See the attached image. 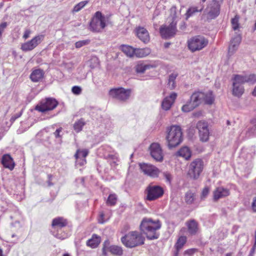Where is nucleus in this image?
Masks as SVG:
<instances>
[{"label": "nucleus", "mask_w": 256, "mask_h": 256, "mask_svg": "<svg viewBox=\"0 0 256 256\" xmlns=\"http://www.w3.org/2000/svg\"><path fill=\"white\" fill-rule=\"evenodd\" d=\"M163 174L166 182L170 183L172 179V175L168 172H165Z\"/></svg>", "instance_id": "nucleus-51"}, {"label": "nucleus", "mask_w": 256, "mask_h": 256, "mask_svg": "<svg viewBox=\"0 0 256 256\" xmlns=\"http://www.w3.org/2000/svg\"><path fill=\"white\" fill-rule=\"evenodd\" d=\"M144 240L142 234L136 231L130 232L121 238L122 244L128 248L142 245Z\"/></svg>", "instance_id": "nucleus-3"}, {"label": "nucleus", "mask_w": 256, "mask_h": 256, "mask_svg": "<svg viewBox=\"0 0 256 256\" xmlns=\"http://www.w3.org/2000/svg\"><path fill=\"white\" fill-rule=\"evenodd\" d=\"M144 192L145 200L154 201L162 197L164 194V190L160 186L150 184L145 189Z\"/></svg>", "instance_id": "nucleus-6"}, {"label": "nucleus", "mask_w": 256, "mask_h": 256, "mask_svg": "<svg viewBox=\"0 0 256 256\" xmlns=\"http://www.w3.org/2000/svg\"><path fill=\"white\" fill-rule=\"evenodd\" d=\"M121 50L128 57L132 58L134 56L135 48L126 44H122L120 46Z\"/></svg>", "instance_id": "nucleus-27"}, {"label": "nucleus", "mask_w": 256, "mask_h": 256, "mask_svg": "<svg viewBox=\"0 0 256 256\" xmlns=\"http://www.w3.org/2000/svg\"><path fill=\"white\" fill-rule=\"evenodd\" d=\"M58 104V102L54 98H48L42 100L35 106V110L44 113L51 111L56 108Z\"/></svg>", "instance_id": "nucleus-8"}, {"label": "nucleus", "mask_w": 256, "mask_h": 256, "mask_svg": "<svg viewBox=\"0 0 256 256\" xmlns=\"http://www.w3.org/2000/svg\"><path fill=\"white\" fill-rule=\"evenodd\" d=\"M223 1L224 0H212V2L216 4H218L220 5L222 3Z\"/></svg>", "instance_id": "nucleus-58"}, {"label": "nucleus", "mask_w": 256, "mask_h": 256, "mask_svg": "<svg viewBox=\"0 0 256 256\" xmlns=\"http://www.w3.org/2000/svg\"><path fill=\"white\" fill-rule=\"evenodd\" d=\"M44 72L40 68L34 70L30 74V78L33 82H38L44 77Z\"/></svg>", "instance_id": "nucleus-22"}, {"label": "nucleus", "mask_w": 256, "mask_h": 256, "mask_svg": "<svg viewBox=\"0 0 256 256\" xmlns=\"http://www.w3.org/2000/svg\"><path fill=\"white\" fill-rule=\"evenodd\" d=\"M254 243L256 244V230L255 231L254 234Z\"/></svg>", "instance_id": "nucleus-63"}, {"label": "nucleus", "mask_w": 256, "mask_h": 256, "mask_svg": "<svg viewBox=\"0 0 256 256\" xmlns=\"http://www.w3.org/2000/svg\"><path fill=\"white\" fill-rule=\"evenodd\" d=\"M230 190L223 186L217 187L213 191V200L216 202L220 198H224L230 195Z\"/></svg>", "instance_id": "nucleus-15"}, {"label": "nucleus", "mask_w": 256, "mask_h": 256, "mask_svg": "<svg viewBox=\"0 0 256 256\" xmlns=\"http://www.w3.org/2000/svg\"><path fill=\"white\" fill-rule=\"evenodd\" d=\"M62 131V128H60L56 130L55 131V132L54 133L55 137L56 138H60V132Z\"/></svg>", "instance_id": "nucleus-55"}, {"label": "nucleus", "mask_w": 256, "mask_h": 256, "mask_svg": "<svg viewBox=\"0 0 256 256\" xmlns=\"http://www.w3.org/2000/svg\"><path fill=\"white\" fill-rule=\"evenodd\" d=\"M152 156L156 161H162L163 160V154L160 144L158 143H152L150 147Z\"/></svg>", "instance_id": "nucleus-14"}, {"label": "nucleus", "mask_w": 256, "mask_h": 256, "mask_svg": "<svg viewBox=\"0 0 256 256\" xmlns=\"http://www.w3.org/2000/svg\"><path fill=\"white\" fill-rule=\"evenodd\" d=\"M232 94L234 96L240 97L244 92V88L242 86L236 85V82L232 84Z\"/></svg>", "instance_id": "nucleus-33"}, {"label": "nucleus", "mask_w": 256, "mask_h": 256, "mask_svg": "<svg viewBox=\"0 0 256 256\" xmlns=\"http://www.w3.org/2000/svg\"><path fill=\"white\" fill-rule=\"evenodd\" d=\"M150 53L151 49L149 48H137L135 50L134 56L137 58H142L148 56Z\"/></svg>", "instance_id": "nucleus-28"}, {"label": "nucleus", "mask_w": 256, "mask_h": 256, "mask_svg": "<svg viewBox=\"0 0 256 256\" xmlns=\"http://www.w3.org/2000/svg\"><path fill=\"white\" fill-rule=\"evenodd\" d=\"M188 48L192 52L200 51L206 47L208 44V40L202 36H196L188 40Z\"/></svg>", "instance_id": "nucleus-4"}, {"label": "nucleus", "mask_w": 256, "mask_h": 256, "mask_svg": "<svg viewBox=\"0 0 256 256\" xmlns=\"http://www.w3.org/2000/svg\"><path fill=\"white\" fill-rule=\"evenodd\" d=\"M242 40L241 36L239 34L236 35L232 40L229 46V52H234L238 48Z\"/></svg>", "instance_id": "nucleus-30"}, {"label": "nucleus", "mask_w": 256, "mask_h": 256, "mask_svg": "<svg viewBox=\"0 0 256 256\" xmlns=\"http://www.w3.org/2000/svg\"><path fill=\"white\" fill-rule=\"evenodd\" d=\"M210 192V188L208 186H205L202 192L200 198L202 200L204 199Z\"/></svg>", "instance_id": "nucleus-49"}, {"label": "nucleus", "mask_w": 256, "mask_h": 256, "mask_svg": "<svg viewBox=\"0 0 256 256\" xmlns=\"http://www.w3.org/2000/svg\"><path fill=\"white\" fill-rule=\"evenodd\" d=\"M104 214L103 212L100 214V218L98 219V222L100 224L104 223Z\"/></svg>", "instance_id": "nucleus-56"}, {"label": "nucleus", "mask_w": 256, "mask_h": 256, "mask_svg": "<svg viewBox=\"0 0 256 256\" xmlns=\"http://www.w3.org/2000/svg\"><path fill=\"white\" fill-rule=\"evenodd\" d=\"M72 92L76 95H79L82 93V90L79 86H74L72 88Z\"/></svg>", "instance_id": "nucleus-50"}, {"label": "nucleus", "mask_w": 256, "mask_h": 256, "mask_svg": "<svg viewBox=\"0 0 256 256\" xmlns=\"http://www.w3.org/2000/svg\"><path fill=\"white\" fill-rule=\"evenodd\" d=\"M141 171L150 178H158L160 173V170L156 166L148 164L142 163L139 164Z\"/></svg>", "instance_id": "nucleus-11"}, {"label": "nucleus", "mask_w": 256, "mask_h": 256, "mask_svg": "<svg viewBox=\"0 0 256 256\" xmlns=\"http://www.w3.org/2000/svg\"><path fill=\"white\" fill-rule=\"evenodd\" d=\"M232 80L233 82H236V85L242 86V84L246 82V76L236 74L234 76Z\"/></svg>", "instance_id": "nucleus-38"}, {"label": "nucleus", "mask_w": 256, "mask_h": 256, "mask_svg": "<svg viewBox=\"0 0 256 256\" xmlns=\"http://www.w3.org/2000/svg\"><path fill=\"white\" fill-rule=\"evenodd\" d=\"M239 19L240 16L238 15H236L231 20L232 28L234 30H237L239 28Z\"/></svg>", "instance_id": "nucleus-42"}, {"label": "nucleus", "mask_w": 256, "mask_h": 256, "mask_svg": "<svg viewBox=\"0 0 256 256\" xmlns=\"http://www.w3.org/2000/svg\"><path fill=\"white\" fill-rule=\"evenodd\" d=\"M62 256H70V254L66 253V254H64Z\"/></svg>", "instance_id": "nucleus-64"}, {"label": "nucleus", "mask_w": 256, "mask_h": 256, "mask_svg": "<svg viewBox=\"0 0 256 256\" xmlns=\"http://www.w3.org/2000/svg\"><path fill=\"white\" fill-rule=\"evenodd\" d=\"M186 225L187 227L188 234L191 236L196 235L198 231V224L194 220L192 219L186 222Z\"/></svg>", "instance_id": "nucleus-20"}, {"label": "nucleus", "mask_w": 256, "mask_h": 256, "mask_svg": "<svg viewBox=\"0 0 256 256\" xmlns=\"http://www.w3.org/2000/svg\"><path fill=\"white\" fill-rule=\"evenodd\" d=\"M118 198L115 194H110L106 200V204L110 206L116 205L117 202Z\"/></svg>", "instance_id": "nucleus-40"}, {"label": "nucleus", "mask_w": 256, "mask_h": 256, "mask_svg": "<svg viewBox=\"0 0 256 256\" xmlns=\"http://www.w3.org/2000/svg\"><path fill=\"white\" fill-rule=\"evenodd\" d=\"M68 224V220L62 216H58L52 220L51 226L54 230H58L66 227Z\"/></svg>", "instance_id": "nucleus-18"}, {"label": "nucleus", "mask_w": 256, "mask_h": 256, "mask_svg": "<svg viewBox=\"0 0 256 256\" xmlns=\"http://www.w3.org/2000/svg\"><path fill=\"white\" fill-rule=\"evenodd\" d=\"M204 96V92H194L190 98L194 104L198 107L202 102H203Z\"/></svg>", "instance_id": "nucleus-24"}, {"label": "nucleus", "mask_w": 256, "mask_h": 256, "mask_svg": "<svg viewBox=\"0 0 256 256\" xmlns=\"http://www.w3.org/2000/svg\"><path fill=\"white\" fill-rule=\"evenodd\" d=\"M196 108V106L190 100L189 102H187L182 107V110L184 112H188Z\"/></svg>", "instance_id": "nucleus-37"}, {"label": "nucleus", "mask_w": 256, "mask_h": 256, "mask_svg": "<svg viewBox=\"0 0 256 256\" xmlns=\"http://www.w3.org/2000/svg\"><path fill=\"white\" fill-rule=\"evenodd\" d=\"M204 96L203 102L207 104H212L214 103V98L212 91H209L206 93L204 92Z\"/></svg>", "instance_id": "nucleus-36"}, {"label": "nucleus", "mask_w": 256, "mask_h": 256, "mask_svg": "<svg viewBox=\"0 0 256 256\" xmlns=\"http://www.w3.org/2000/svg\"><path fill=\"white\" fill-rule=\"evenodd\" d=\"M30 34H31V31L30 30L27 29L24 31V34L22 38L24 40H26L30 37Z\"/></svg>", "instance_id": "nucleus-53"}, {"label": "nucleus", "mask_w": 256, "mask_h": 256, "mask_svg": "<svg viewBox=\"0 0 256 256\" xmlns=\"http://www.w3.org/2000/svg\"><path fill=\"white\" fill-rule=\"evenodd\" d=\"M201 10H198L196 7L192 6L190 8L186 11V19L188 20L189 18L192 16L196 12H197Z\"/></svg>", "instance_id": "nucleus-43"}, {"label": "nucleus", "mask_w": 256, "mask_h": 256, "mask_svg": "<svg viewBox=\"0 0 256 256\" xmlns=\"http://www.w3.org/2000/svg\"><path fill=\"white\" fill-rule=\"evenodd\" d=\"M180 250H175L174 252V256H178Z\"/></svg>", "instance_id": "nucleus-60"}, {"label": "nucleus", "mask_w": 256, "mask_h": 256, "mask_svg": "<svg viewBox=\"0 0 256 256\" xmlns=\"http://www.w3.org/2000/svg\"><path fill=\"white\" fill-rule=\"evenodd\" d=\"M177 97L176 93L173 92L166 97L162 102V108L164 110H169L174 104Z\"/></svg>", "instance_id": "nucleus-17"}, {"label": "nucleus", "mask_w": 256, "mask_h": 256, "mask_svg": "<svg viewBox=\"0 0 256 256\" xmlns=\"http://www.w3.org/2000/svg\"><path fill=\"white\" fill-rule=\"evenodd\" d=\"M176 24V21H172L168 26H162L160 28L162 37L166 39L174 36L177 32Z\"/></svg>", "instance_id": "nucleus-10"}, {"label": "nucleus", "mask_w": 256, "mask_h": 256, "mask_svg": "<svg viewBox=\"0 0 256 256\" xmlns=\"http://www.w3.org/2000/svg\"><path fill=\"white\" fill-rule=\"evenodd\" d=\"M110 244V242L108 240H106L104 242L102 248V254L104 256H108V246Z\"/></svg>", "instance_id": "nucleus-45"}, {"label": "nucleus", "mask_w": 256, "mask_h": 256, "mask_svg": "<svg viewBox=\"0 0 256 256\" xmlns=\"http://www.w3.org/2000/svg\"><path fill=\"white\" fill-rule=\"evenodd\" d=\"M162 224L159 220L154 221L152 219L145 218L142 220L140 225V230L144 233L148 239H156L159 236V234L156 231L160 228Z\"/></svg>", "instance_id": "nucleus-2"}, {"label": "nucleus", "mask_w": 256, "mask_h": 256, "mask_svg": "<svg viewBox=\"0 0 256 256\" xmlns=\"http://www.w3.org/2000/svg\"><path fill=\"white\" fill-rule=\"evenodd\" d=\"M252 210L254 212H256V197L253 198L251 206Z\"/></svg>", "instance_id": "nucleus-54"}, {"label": "nucleus", "mask_w": 256, "mask_h": 256, "mask_svg": "<svg viewBox=\"0 0 256 256\" xmlns=\"http://www.w3.org/2000/svg\"><path fill=\"white\" fill-rule=\"evenodd\" d=\"M186 242L187 238L186 236H179L174 246L175 249L180 250L186 243Z\"/></svg>", "instance_id": "nucleus-31"}, {"label": "nucleus", "mask_w": 256, "mask_h": 256, "mask_svg": "<svg viewBox=\"0 0 256 256\" xmlns=\"http://www.w3.org/2000/svg\"><path fill=\"white\" fill-rule=\"evenodd\" d=\"M198 252V250L196 248L188 249L184 251V255L188 256H192L195 253Z\"/></svg>", "instance_id": "nucleus-47"}, {"label": "nucleus", "mask_w": 256, "mask_h": 256, "mask_svg": "<svg viewBox=\"0 0 256 256\" xmlns=\"http://www.w3.org/2000/svg\"><path fill=\"white\" fill-rule=\"evenodd\" d=\"M196 128L198 130L200 140L203 142H207L210 136L208 123L205 121L200 120L196 124Z\"/></svg>", "instance_id": "nucleus-13"}, {"label": "nucleus", "mask_w": 256, "mask_h": 256, "mask_svg": "<svg viewBox=\"0 0 256 256\" xmlns=\"http://www.w3.org/2000/svg\"><path fill=\"white\" fill-rule=\"evenodd\" d=\"M90 42V40H84L76 42L75 43V46L77 48H79L84 46L88 44Z\"/></svg>", "instance_id": "nucleus-46"}, {"label": "nucleus", "mask_w": 256, "mask_h": 256, "mask_svg": "<svg viewBox=\"0 0 256 256\" xmlns=\"http://www.w3.org/2000/svg\"><path fill=\"white\" fill-rule=\"evenodd\" d=\"M246 79V82H256V75L254 74H251L248 76H245Z\"/></svg>", "instance_id": "nucleus-48"}, {"label": "nucleus", "mask_w": 256, "mask_h": 256, "mask_svg": "<svg viewBox=\"0 0 256 256\" xmlns=\"http://www.w3.org/2000/svg\"><path fill=\"white\" fill-rule=\"evenodd\" d=\"M131 94V89H126L122 87L111 88L108 92L110 96L120 102H126L128 100Z\"/></svg>", "instance_id": "nucleus-9"}, {"label": "nucleus", "mask_w": 256, "mask_h": 256, "mask_svg": "<svg viewBox=\"0 0 256 256\" xmlns=\"http://www.w3.org/2000/svg\"><path fill=\"white\" fill-rule=\"evenodd\" d=\"M204 162L200 158H196L190 164L187 173L188 176L193 180H197L203 171Z\"/></svg>", "instance_id": "nucleus-7"}, {"label": "nucleus", "mask_w": 256, "mask_h": 256, "mask_svg": "<svg viewBox=\"0 0 256 256\" xmlns=\"http://www.w3.org/2000/svg\"><path fill=\"white\" fill-rule=\"evenodd\" d=\"M101 240L100 236L94 234L92 235L91 238L86 241V245L92 248H96L100 244Z\"/></svg>", "instance_id": "nucleus-23"}, {"label": "nucleus", "mask_w": 256, "mask_h": 256, "mask_svg": "<svg viewBox=\"0 0 256 256\" xmlns=\"http://www.w3.org/2000/svg\"><path fill=\"white\" fill-rule=\"evenodd\" d=\"M155 66L146 64L144 62H139L136 66L135 70L137 73L143 74L146 70L154 68Z\"/></svg>", "instance_id": "nucleus-26"}, {"label": "nucleus", "mask_w": 256, "mask_h": 256, "mask_svg": "<svg viewBox=\"0 0 256 256\" xmlns=\"http://www.w3.org/2000/svg\"><path fill=\"white\" fill-rule=\"evenodd\" d=\"M106 18L100 12H96L90 24V30L94 32H99L106 26Z\"/></svg>", "instance_id": "nucleus-5"}, {"label": "nucleus", "mask_w": 256, "mask_h": 256, "mask_svg": "<svg viewBox=\"0 0 256 256\" xmlns=\"http://www.w3.org/2000/svg\"><path fill=\"white\" fill-rule=\"evenodd\" d=\"M166 140L169 148L176 147L182 141V132L180 126L172 125L166 130Z\"/></svg>", "instance_id": "nucleus-1"}, {"label": "nucleus", "mask_w": 256, "mask_h": 256, "mask_svg": "<svg viewBox=\"0 0 256 256\" xmlns=\"http://www.w3.org/2000/svg\"><path fill=\"white\" fill-rule=\"evenodd\" d=\"M256 249V244L254 243L252 248V249L250 250V254H252L254 253Z\"/></svg>", "instance_id": "nucleus-57"}, {"label": "nucleus", "mask_w": 256, "mask_h": 256, "mask_svg": "<svg viewBox=\"0 0 256 256\" xmlns=\"http://www.w3.org/2000/svg\"><path fill=\"white\" fill-rule=\"evenodd\" d=\"M108 248V251L113 255L122 256L123 254L122 248L120 246L112 245Z\"/></svg>", "instance_id": "nucleus-32"}, {"label": "nucleus", "mask_w": 256, "mask_h": 256, "mask_svg": "<svg viewBox=\"0 0 256 256\" xmlns=\"http://www.w3.org/2000/svg\"><path fill=\"white\" fill-rule=\"evenodd\" d=\"M176 155L182 157L186 160H188L191 157L192 152L188 147L184 146L178 151Z\"/></svg>", "instance_id": "nucleus-29"}, {"label": "nucleus", "mask_w": 256, "mask_h": 256, "mask_svg": "<svg viewBox=\"0 0 256 256\" xmlns=\"http://www.w3.org/2000/svg\"><path fill=\"white\" fill-rule=\"evenodd\" d=\"M136 34L138 38L144 43L150 41V38L148 31L144 27L138 26L136 28Z\"/></svg>", "instance_id": "nucleus-19"}, {"label": "nucleus", "mask_w": 256, "mask_h": 256, "mask_svg": "<svg viewBox=\"0 0 256 256\" xmlns=\"http://www.w3.org/2000/svg\"><path fill=\"white\" fill-rule=\"evenodd\" d=\"M250 122L254 126H256V118L252 120Z\"/></svg>", "instance_id": "nucleus-59"}, {"label": "nucleus", "mask_w": 256, "mask_h": 256, "mask_svg": "<svg viewBox=\"0 0 256 256\" xmlns=\"http://www.w3.org/2000/svg\"><path fill=\"white\" fill-rule=\"evenodd\" d=\"M177 8L176 7L174 6L171 7L170 10V16L169 18L170 19V22L172 21H176V18L177 17Z\"/></svg>", "instance_id": "nucleus-41"}, {"label": "nucleus", "mask_w": 256, "mask_h": 256, "mask_svg": "<svg viewBox=\"0 0 256 256\" xmlns=\"http://www.w3.org/2000/svg\"><path fill=\"white\" fill-rule=\"evenodd\" d=\"M44 38V35L36 36L30 40L22 44L20 49L23 52L31 51L36 48L43 40Z\"/></svg>", "instance_id": "nucleus-12"}, {"label": "nucleus", "mask_w": 256, "mask_h": 256, "mask_svg": "<svg viewBox=\"0 0 256 256\" xmlns=\"http://www.w3.org/2000/svg\"><path fill=\"white\" fill-rule=\"evenodd\" d=\"M185 230H186V228H182L180 230V232H183L185 231Z\"/></svg>", "instance_id": "nucleus-62"}, {"label": "nucleus", "mask_w": 256, "mask_h": 256, "mask_svg": "<svg viewBox=\"0 0 256 256\" xmlns=\"http://www.w3.org/2000/svg\"><path fill=\"white\" fill-rule=\"evenodd\" d=\"M1 164L3 167L10 170H12L16 166L14 158L8 154H4L1 159Z\"/></svg>", "instance_id": "nucleus-16"}, {"label": "nucleus", "mask_w": 256, "mask_h": 256, "mask_svg": "<svg viewBox=\"0 0 256 256\" xmlns=\"http://www.w3.org/2000/svg\"><path fill=\"white\" fill-rule=\"evenodd\" d=\"M86 124V122L84 118L80 119L76 121L74 124V129L76 132H79L82 130L84 126Z\"/></svg>", "instance_id": "nucleus-35"}, {"label": "nucleus", "mask_w": 256, "mask_h": 256, "mask_svg": "<svg viewBox=\"0 0 256 256\" xmlns=\"http://www.w3.org/2000/svg\"><path fill=\"white\" fill-rule=\"evenodd\" d=\"M88 150H80L78 149L75 154L74 157L77 161L78 160V159L80 158V156L83 158H84L81 160V162L79 163L80 166H83L86 163V158L88 155Z\"/></svg>", "instance_id": "nucleus-25"}, {"label": "nucleus", "mask_w": 256, "mask_h": 256, "mask_svg": "<svg viewBox=\"0 0 256 256\" xmlns=\"http://www.w3.org/2000/svg\"><path fill=\"white\" fill-rule=\"evenodd\" d=\"M178 76L177 74H172L170 75L168 80V85L169 87V88L170 90H173L176 87V82L175 80Z\"/></svg>", "instance_id": "nucleus-39"}, {"label": "nucleus", "mask_w": 256, "mask_h": 256, "mask_svg": "<svg viewBox=\"0 0 256 256\" xmlns=\"http://www.w3.org/2000/svg\"><path fill=\"white\" fill-rule=\"evenodd\" d=\"M7 23L6 22H2L0 24V38L1 37L2 34L4 30L6 28L7 26Z\"/></svg>", "instance_id": "nucleus-52"}, {"label": "nucleus", "mask_w": 256, "mask_h": 256, "mask_svg": "<svg viewBox=\"0 0 256 256\" xmlns=\"http://www.w3.org/2000/svg\"><path fill=\"white\" fill-rule=\"evenodd\" d=\"M196 199V194L194 192L189 190L187 192L184 196V200L186 204H191L194 203Z\"/></svg>", "instance_id": "nucleus-34"}, {"label": "nucleus", "mask_w": 256, "mask_h": 256, "mask_svg": "<svg viewBox=\"0 0 256 256\" xmlns=\"http://www.w3.org/2000/svg\"><path fill=\"white\" fill-rule=\"evenodd\" d=\"M220 5L213 3L209 6L208 16L212 19L215 18L220 14Z\"/></svg>", "instance_id": "nucleus-21"}, {"label": "nucleus", "mask_w": 256, "mask_h": 256, "mask_svg": "<svg viewBox=\"0 0 256 256\" xmlns=\"http://www.w3.org/2000/svg\"><path fill=\"white\" fill-rule=\"evenodd\" d=\"M88 2V0H84L80 2L74 6L72 11L74 12H78L80 10H82Z\"/></svg>", "instance_id": "nucleus-44"}, {"label": "nucleus", "mask_w": 256, "mask_h": 256, "mask_svg": "<svg viewBox=\"0 0 256 256\" xmlns=\"http://www.w3.org/2000/svg\"><path fill=\"white\" fill-rule=\"evenodd\" d=\"M252 94L254 96H256V86L254 88V90L252 91Z\"/></svg>", "instance_id": "nucleus-61"}]
</instances>
